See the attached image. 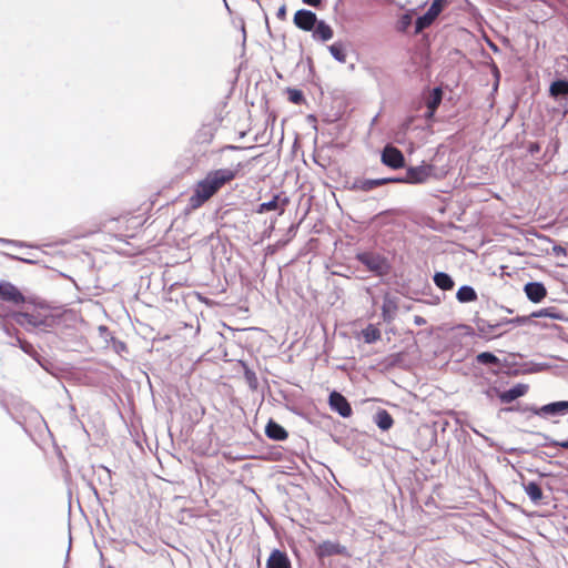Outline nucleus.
I'll return each mask as SVG.
<instances>
[{"instance_id": "nucleus-35", "label": "nucleus", "mask_w": 568, "mask_h": 568, "mask_svg": "<svg viewBox=\"0 0 568 568\" xmlns=\"http://www.w3.org/2000/svg\"><path fill=\"white\" fill-rule=\"evenodd\" d=\"M528 151L530 154H536L540 151V145L538 143H530L528 146Z\"/></svg>"}, {"instance_id": "nucleus-25", "label": "nucleus", "mask_w": 568, "mask_h": 568, "mask_svg": "<svg viewBox=\"0 0 568 568\" xmlns=\"http://www.w3.org/2000/svg\"><path fill=\"white\" fill-rule=\"evenodd\" d=\"M363 338L366 343H374L381 337L379 329L374 325H368L362 331Z\"/></svg>"}, {"instance_id": "nucleus-2", "label": "nucleus", "mask_w": 568, "mask_h": 568, "mask_svg": "<svg viewBox=\"0 0 568 568\" xmlns=\"http://www.w3.org/2000/svg\"><path fill=\"white\" fill-rule=\"evenodd\" d=\"M523 320L520 317L516 318H504L501 321L491 323L485 318L476 317L474 320L475 327L477 329V335L481 338L491 339L503 335L501 332H497L505 325L513 323H521Z\"/></svg>"}, {"instance_id": "nucleus-28", "label": "nucleus", "mask_w": 568, "mask_h": 568, "mask_svg": "<svg viewBox=\"0 0 568 568\" xmlns=\"http://www.w3.org/2000/svg\"><path fill=\"white\" fill-rule=\"evenodd\" d=\"M287 98H288V101L294 104H302L305 102L304 94L298 89L288 88L287 89Z\"/></svg>"}, {"instance_id": "nucleus-5", "label": "nucleus", "mask_w": 568, "mask_h": 568, "mask_svg": "<svg viewBox=\"0 0 568 568\" xmlns=\"http://www.w3.org/2000/svg\"><path fill=\"white\" fill-rule=\"evenodd\" d=\"M549 95L562 106L564 115L568 116V80L552 81L549 87Z\"/></svg>"}, {"instance_id": "nucleus-6", "label": "nucleus", "mask_w": 568, "mask_h": 568, "mask_svg": "<svg viewBox=\"0 0 568 568\" xmlns=\"http://www.w3.org/2000/svg\"><path fill=\"white\" fill-rule=\"evenodd\" d=\"M357 258L376 275H383L388 271V263L386 258L378 254L362 253L357 255Z\"/></svg>"}, {"instance_id": "nucleus-34", "label": "nucleus", "mask_w": 568, "mask_h": 568, "mask_svg": "<svg viewBox=\"0 0 568 568\" xmlns=\"http://www.w3.org/2000/svg\"><path fill=\"white\" fill-rule=\"evenodd\" d=\"M552 253L554 255L556 256H565L567 254V251L565 247L560 246V245H555L552 247Z\"/></svg>"}, {"instance_id": "nucleus-30", "label": "nucleus", "mask_w": 568, "mask_h": 568, "mask_svg": "<svg viewBox=\"0 0 568 568\" xmlns=\"http://www.w3.org/2000/svg\"><path fill=\"white\" fill-rule=\"evenodd\" d=\"M405 164V158L403 153L393 146V170L403 168Z\"/></svg>"}, {"instance_id": "nucleus-9", "label": "nucleus", "mask_w": 568, "mask_h": 568, "mask_svg": "<svg viewBox=\"0 0 568 568\" xmlns=\"http://www.w3.org/2000/svg\"><path fill=\"white\" fill-rule=\"evenodd\" d=\"M328 404L332 410L338 413L342 417H349L353 413L348 400L336 390L329 394Z\"/></svg>"}, {"instance_id": "nucleus-27", "label": "nucleus", "mask_w": 568, "mask_h": 568, "mask_svg": "<svg viewBox=\"0 0 568 568\" xmlns=\"http://www.w3.org/2000/svg\"><path fill=\"white\" fill-rule=\"evenodd\" d=\"M539 435L545 440L542 446H546V447H560V448H564V449H568V439H566V440H556V439L551 438L550 436H548L546 434H539Z\"/></svg>"}, {"instance_id": "nucleus-26", "label": "nucleus", "mask_w": 568, "mask_h": 568, "mask_svg": "<svg viewBox=\"0 0 568 568\" xmlns=\"http://www.w3.org/2000/svg\"><path fill=\"white\" fill-rule=\"evenodd\" d=\"M477 363L481 365H498L499 358L490 352H483L476 356Z\"/></svg>"}, {"instance_id": "nucleus-20", "label": "nucleus", "mask_w": 568, "mask_h": 568, "mask_svg": "<svg viewBox=\"0 0 568 568\" xmlns=\"http://www.w3.org/2000/svg\"><path fill=\"white\" fill-rule=\"evenodd\" d=\"M316 552L320 557H328L342 554V548L338 544L332 541H324L321 545H318Z\"/></svg>"}, {"instance_id": "nucleus-8", "label": "nucleus", "mask_w": 568, "mask_h": 568, "mask_svg": "<svg viewBox=\"0 0 568 568\" xmlns=\"http://www.w3.org/2000/svg\"><path fill=\"white\" fill-rule=\"evenodd\" d=\"M317 16L306 9H300L295 12L293 22L296 28L303 31H312L315 28V24H317Z\"/></svg>"}, {"instance_id": "nucleus-32", "label": "nucleus", "mask_w": 568, "mask_h": 568, "mask_svg": "<svg viewBox=\"0 0 568 568\" xmlns=\"http://www.w3.org/2000/svg\"><path fill=\"white\" fill-rule=\"evenodd\" d=\"M410 22H412V17L409 14H404L398 22V29L403 30V31L406 30L407 27L410 24Z\"/></svg>"}, {"instance_id": "nucleus-33", "label": "nucleus", "mask_w": 568, "mask_h": 568, "mask_svg": "<svg viewBox=\"0 0 568 568\" xmlns=\"http://www.w3.org/2000/svg\"><path fill=\"white\" fill-rule=\"evenodd\" d=\"M286 14H287L286 4H284V3H283V4L278 8V10H277V12H276V18H277L278 20H281V21H284V20H286Z\"/></svg>"}, {"instance_id": "nucleus-1", "label": "nucleus", "mask_w": 568, "mask_h": 568, "mask_svg": "<svg viewBox=\"0 0 568 568\" xmlns=\"http://www.w3.org/2000/svg\"><path fill=\"white\" fill-rule=\"evenodd\" d=\"M243 165L239 163L234 169L222 168L209 171L205 176L194 185L189 199V207L197 210L211 200L222 187L230 184L239 175Z\"/></svg>"}, {"instance_id": "nucleus-29", "label": "nucleus", "mask_w": 568, "mask_h": 568, "mask_svg": "<svg viewBox=\"0 0 568 568\" xmlns=\"http://www.w3.org/2000/svg\"><path fill=\"white\" fill-rule=\"evenodd\" d=\"M376 422L379 428L386 430L390 427V415L386 410H383L377 414Z\"/></svg>"}, {"instance_id": "nucleus-31", "label": "nucleus", "mask_w": 568, "mask_h": 568, "mask_svg": "<svg viewBox=\"0 0 568 568\" xmlns=\"http://www.w3.org/2000/svg\"><path fill=\"white\" fill-rule=\"evenodd\" d=\"M382 161L385 165L390 166V143H386L382 152Z\"/></svg>"}, {"instance_id": "nucleus-18", "label": "nucleus", "mask_w": 568, "mask_h": 568, "mask_svg": "<svg viewBox=\"0 0 568 568\" xmlns=\"http://www.w3.org/2000/svg\"><path fill=\"white\" fill-rule=\"evenodd\" d=\"M13 318H14L16 323L21 326L37 327L42 324V321L39 320L38 316L30 314V313H24V312L16 313L13 315Z\"/></svg>"}, {"instance_id": "nucleus-21", "label": "nucleus", "mask_w": 568, "mask_h": 568, "mask_svg": "<svg viewBox=\"0 0 568 568\" xmlns=\"http://www.w3.org/2000/svg\"><path fill=\"white\" fill-rule=\"evenodd\" d=\"M456 298L460 303L474 302L477 300V293L474 287L469 285H463L457 291Z\"/></svg>"}, {"instance_id": "nucleus-15", "label": "nucleus", "mask_w": 568, "mask_h": 568, "mask_svg": "<svg viewBox=\"0 0 568 568\" xmlns=\"http://www.w3.org/2000/svg\"><path fill=\"white\" fill-rule=\"evenodd\" d=\"M527 390L528 386L526 384H517L510 389L499 393L498 396L503 403L508 404L524 396L527 393Z\"/></svg>"}, {"instance_id": "nucleus-24", "label": "nucleus", "mask_w": 568, "mask_h": 568, "mask_svg": "<svg viewBox=\"0 0 568 568\" xmlns=\"http://www.w3.org/2000/svg\"><path fill=\"white\" fill-rule=\"evenodd\" d=\"M390 182V178H384V179H368L361 182L359 187L363 191H371L379 185L387 184Z\"/></svg>"}, {"instance_id": "nucleus-17", "label": "nucleus", "mask_w": 568, "mask_h": 568, "mask_svg": "<svg viewBox=\"0 0 568 568\" xmlns=\"http://www.w3.org/2000/svg\"><path fill=\"white\" fill-rule=\"evenodd\" d=\"M265 434L268 438L274 440H285L288 433L280 424L270 420L265 427Z\"/></svg>"}, {"instance_id": "nucleus-4", "label": "nucleus", "mask_w": 568, "mask_h": 568, "mask_svg": "<svg viewBox=\"0 0 568 568\" xmlns=\"http://www.w3.org/2000/svg\"><path fill=\"white\" fill-rule=\"evenodd\" d=\"M433 165L423 164L419 166H410L404 176L393 175V183H424L432 175Z\"/></svg>"}, {"instance_id": "nucleus-14", "label": "nucleus", "mask_w": 568, "mask_h": 568, "mask_svg": "<svg viewBox=\"0 0 568 568\" xmlns=\"http://www.w3.org/2000/svg\"><path fill=\"white\" fill-rule=\"evenodd\" d=\"M443 100V90L442 88L437 87L432 90L429 93V97L426 101L427 112L426 118H433L437 108L442 103Z\"/></svg>"}, {"instance_id": "nucleus-12", "label": "nucleus", "mask_w": 568, "mask_h": 568, "mask_svg": "<svg viewBox=\"0 0 568 568\" xmlns=\"http://www.w3.org/2000/svg\"><path fill=\"white\" fill-rule=\"evenodd\" d=\"M266 568H292V566L284 551L274 549L266 561Z\"/></svg>"}, {"instance_id": "nucleus-10", "label": "nucleus", "mask_w": 568, "mask_h": 568, "mask_svg": "<svg viewBox=\"0 0 568 568\" xmlns=\"http://www.w3.org/2000/svg\"><path fill=\"white\" fill-rule=\"evenodd\" d=\"M0 298L17 305L24 302L23 294L13 284L4 281H0Z\"/></svg>"}, {"instance_id": "nucleus-36", "label": "nucleus", "mask_w": 568, "mask_h": 568, "mask_svg": "<svg viewBox=\"0 0 568 568\" xmlns=\"http://www.w3.org/2000/svg\"><path fill=\"white\" fill-rule=\"evenodd\" d=\"M303 2L307 6L318 8L322 3V0H303Z\"/></svg>"}, {"instance_id": "nucleus-23", "label": "nucleus", "mask_w": 568, "mask_h": 568, "mask_svg": "<svg viewBox=\"0 0 568 568\" xmlns=\"http://www.w3.org/2000/svg\"><path fill=\"white\" fill-rule=\"evenodd\" d=\"M331 54L341 63H345L347 59L346 48L342 41L334 42L328 47Z\"/></svg>"}, {"instance_id": "nucleus-3", "label": "nucleus", "mask_w": 568, "mask_h": 568, "mask_svg": "<svg viewBox=\"0 0 568 568\" xmlns=\"http://www.w3.org/2000/svg\"><path fill=\"white\" fill-rule=\"evenodd\" d=\"M448 3L449 0H433L427 11L417 18L415 22V33H420L423 30L432 26Z\"/></svg>"}, {"instance_id": "nucleus-22", "label": "nucleus", "mask_w": 568, "mask_h": 568, "mask_svg": "<svg viewBox=\"0 0 568 568\" xmlns=\"http://www.w3.org/2000/svg\"><path fill=\"white\" fill-rule=\"evenodd\" d=\"M434 283L443 291L452 290L455 284L452 276L445 272L435 273Z\"/></svg>"}, {"instance_id": "nucleus-7", "label": "nucleus", "mask_w": 568, "mask_h": 568, "mask_svg": "<svg viewBox=\"0 0 568 568\" xmlns=\"http://www.w3.org/2000/svg\"><path fill=\"white\" fill-rule=\"evenodd\" d=\"M529 410L544 418L549 416H564L568 414V400L552 402L540 407H531Z\"/></svg>"}, {"instance_id": "nucleus-37", "label": "nucleus", "mask_w": 568, "mask_h": 568, "mask_svg": "<svg viewBox=\"0 0 568 568\" xmlns=\"http://www.w3.org/2000/svg\"><path fill=\"white\" fill-rule=\"evenodd\" d=\"M535 316H548L552 318H557L558 316L554 315L552 313H549L548 310H542L535 314Z\"/></svg>"}, {"instance_id": "nucleus-13", "label": "nucleus", "mask_w": 568, "mask_h": 568, "mask_svg": "<svg viewBox=\"0 0 568 568\" xmlns=\"http://www.w3.org/2000/svg\"><path fill=\"white\" fill-rule=\"evenodd\" d=\"M313 31V38L317 41L326 42L331 40L334 36V31L332 27L326 23L324 20H317V24H315V28Z\"/></svg>"}, {"instance_id": "nucleus-16", "label": "nucleus", "mask_w": 568, "mask_h": 568, "mask_svg": "<svg viewBox=\"0 0 568 568\" xmlns=\"http://www.w3.org/2000/svg\"><path fill=\"white\" fill-rule=\"evenodd\" d=\"M288 203V200L286 197L282 199L278 194L274 195L273 199L268 202H264L258 205L256 212L262 214L264 212L268 211H275L280 209V213L284 212V206Z\"/></svg>"}, {"instance_id": "nucleus-19", "label": "nucleus", "mask_w": 568, "mask_h": 568, "mask_svg": "<svg viewBox=\"0 0 568 568\" xmlns=\"http://www.w3.org/2000/svg\"><path fill=\"white\" fill-rule=\"evenodd\" d=\"M523 487H524L525 493L528 495L529 499L534 504L540 503V500L544 497V494H542L541 487L537 483H535V481L524 483Z\"/></svg>"}, {"instance_id": "nucleus-11", "label": "nucleus", "mask_w": 568, "mask_h": 568, "mask_svg": "<svg viewBox=\"0 0 568 568\" xmlns=\"http://www.w3.org/2000/svg\"><path fill=\"white\" fill-rule=\"evenodd\" d=\"M529 301L539 303L547 294L546 287L539 282H530L524 288Z\"/></svg>"}]
</instances>
